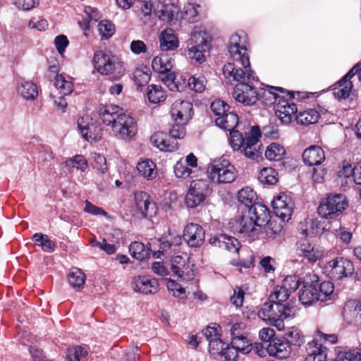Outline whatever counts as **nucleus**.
Returning a JSON list of instances; mask_svg holds the SVG:
<instances>
[{"instance_id":"1","label":"nucleus","mask_w":361,"mask_h":361,"mask_svg":"<svg viewBox=\"0 0 361 361\" xmlns=\"http://www.w3.org/2000/svg\"><path fill=\"white\" fill-rule=\"evenodd\" d=\"M238 121V116L234 111H227L222 116L216 117L215 121L216 126L230 131L228 140L234 151L240 150L246 157L255 160L262 154V144L259 141L260 129L259 126H252L249 132L243 134L234 130Z\"/></svg>"},{"instance_id":"2","label":"nucleus","mask_w":361,"mask_h":361,"mask_svg":"<svg viewBox=\"0 0 361 361\" xmlns=\"http://www.w3.org/2000/svg\"><path fill=\"white\" fill-rule=\"evenodd\" d=\"M269 210L264 204H254L243 212L242 215L231 219L229 228L234 233L249 238L251 240L257 237L261 228L269 221Z\"/></svg>"},{"instance_id":"3","label":"nucleus","mask_w":361,"mask_h":361,"mask_svg":"<svg viewBox=\"0 0 361 361\" xmlns=\"http://www.w3.org/2000/svg\"><path fill=\"white\" fill-rule=\"evenodd\" d=\"M103 123L111 126L115 135L123 140H130L137 132L134 118L117 105L109 104L99 109Z\"/></svg>"},{"instance_id":"4","label":"nucleus","mask_w":361,"mask_h":361,"mask_svg":"<svg viewBox=\"0 0 361 361\" xmlns=\"http://www.w3.org/2000/svg\"><path fill=\"white\" fill-rule=\"evenodd\" d=\"M163 257V262H159V276L170 275L179 281L193 279L195 274L188 263L189 257L186 253L178 254L175 251L171 255Z\"/></svg>"},{"instance_id":"5","label":"nucleus","mask_w":361,"mask_h":361,"mask_svg":"<svg viewBox=\"0 0 361 361\" xmlns=\"http://www.w3.org/2000/svg\"><path fill=\"white\" fill-rule=\"evenodd\" d=\"M256 78L254 73H249L240 75L239 77H235L233 79L232 78L224 79L227 83H236L232 92L233 98L245 106H251L255 104L261 97V93L257 92L254 86Z\"/></svg>"},{"instance_id":"6","label":"nucleus","mask_w":361,"mask_h":361,"mask_svg":"<svg viewBox=\"0 0 361 361\" xmlns=\"http://www.w3.org/2000/svg\"><path fill=\"white\" fill-rule=\"evenodd\" d=\"M92 63L94 69L102 75H110L118 80L125 73L123 62L116 55L103 51L94 53Z\"/></svg>"},{"instance_id":"7","label":"nucleus","mask_w":361,"mask_h":361,"mask_svg":"<svg viewBox=\"0 0 361 361\" xmlns=\"http://www.w3.org/2000/svg\"><path fill=\"white\" fill-rule=\"evenodd\" d=\"M293 315V308L283 303L270 300L265 302L258 312V316L260 319L274 326L279 331L283 330L285 327L284 319H290Z\"/></svg>"},{"instance_id":"8","label":"nucleus","mask_w":361,"mask_h":361,"mask_svg":"<svg viewBox=\"0 0 361 361\" xmlns=\"http://www.w3.org/2000/svg\"><path fill=\"white\" fill-rule=\"evenodd\" d=\"M231 61L226 63L223 68L224 78H235L240 75L253 73L250 68V63L247 49H228Z\"/></svg>"},{"instance_id":"9","label":"nucleus","mask_w":361,"mask_h":361,"mask_svg":"<svg viewBox=\"0 0 361 361\" xmlns=\"http://www.w3.org/2000/svg\"><path fill=\"white\" fill-rule=\"evenodd\" d=\"M276 91L285 93L286 90L282 87L267 85L266 89L264 90L262 96L266 97L267 99H269L270 102L274 99V102H276L279 99L274 107L276 115L283 123L288 124L291 121L293 116L297 112L296 106L295 104L279 97Z\"/></svg>"},{"instance_id":"10","label":"nucleus","mask_w":361,"mask_h":361,"mask_svg":"<svg viewBox=\"0 0 361 361\" xmlns=\"http://www.w3.org/2000/svg\"><path fill=\"white\" fill-rule=\"evenodd\" d=\"M348 206L346 197L342 194H330L317 208L319 215L324 219H333L339 215Z\"/></svg>"},{"instance_id":"11","label":"nucleus","mask_w":361,"mask_h":361,"mask_svg":"<svg viewBox=\"0 0 361 361\" xmlns=\"http://www.w3.org/2000/svg\"><path fill=\"white\" fill-rule=\"evenodd\" d=\"M210 182L207 179H197L191 182L185 197L188 207L195 208L204 202L206 197L212 192Z\"/></svg>"},{"instance_id":"12","label":"nucleus","mask_w":361,"mask_h":361,"mask_svg":"<svg viewBox=\"0 0 361 361\" xmlns=\"http://www.w3.org/2000/svg\"><path fill=\"white\" fill-rule=\"evenodd\" d=\"M209 179L217 183H231L237 178L235 167L223 160L212 164L208 169Z\"/></svg>"},{"instance_id":"13","label":"nucleus","mask_w":361,"mask_h":361,"mask_svg":"<svg viewBox=\"0 0 361 361\" xmlns=\"http://www.w3.org/2000/svg\"><path fill=\"white\" fill-rule=\"evenodd\" d=\"M91 166L95 170L94 183L100 191L104 190L109 182V175L106 157L100 154L94 152L91 154Z\"/></svg>"},{"instance_id":"14","label":"nucleus","mask_w":361,"mask_h":361,"mask_svg":"<svg viewBox=\"0 0 361 361\" xmlns=\"http://www.w3.org/2000/svg\"><path fill=\"white\" fill-rule=\"evenodd\" d=\"M300 284V279L297 275L287 276L281 285L276 286L270 294L269 300L271 302L283 303L286 301L290 294L295 292Z\"/></svg>"},{"instance_id":"15","label":"nucleus","mask_w":361,"mask_h":361,"mask_svg":"<svg viewBox=\"0 0 361 361\" xmlns=\"http://www.w3.org/2000/svg\"><path fill=\"white\" fill-rule=\"evenodd\" d=\"M326 269L330 277L335 280L350 276L355 270L353 262L344 257H336L329 261Z\"/></svg>"},{"instance_id":"16","label":"nucleus","mask_w":361,"mask_h":361,"mask_svg":"<svg viewBox=\"0 0 361 361\" xmlns=\"http://www.w3.org/2000/svg\"><path fill=\"white\" fill-rule=\"evenodd\" d=\"M271 205L276 216L283 221H288L290 219L294 209V202L290 195L286 193L279 194L273 200Z\"/></svg>"},{"instance_id":"17","label":"nucleus","mask_w":361,"mask_h":361,"mask_svg":"<svg viewBox=\"0 0 361 361\" xmlns=\"http://www.w3.org/2000/svg\"><path fill=\"white\" fill-rule=\"evenodd\" d=\"M182 238L176 230L169 228L168 232L164 233L159 238V259L161 256L171 255L175 251H177L181 243Z\"/></svg>"},{"instance_id":"18","label":"nucleus","mask_w":361,"mask_h":361,"mask_svg":"<svg viewBox=\"0 0 361 361\" xmlns=\"http://www.w3.org/2000/svg\"><path fill=\"white\" fill-rule=\"evenodd\" d=\"M204 238V230L197 224H188L183 229L182 238L190 247H199L202 245Z\"/></svg>"},{"instance_id":"19","label":"nucleus","mask_w":361,"mask_h":361,"mask_svg":"<svg viewBox=\"0 0 361 361\" xmlns=\"http://www.w3.org/2000/svg\"><path fill=\"white\" fill-rule=\"evenodd\" d=\"M219 328V326L214 324L213 326H208L202 331V336L208 341L209 353L212 355H220L227 344L221 339Z\"/></svg>"},{"instance_id":"20","label":"nucleus","mask_w":361,"mask_h":361,"mask_svg":"<svg viewBox=\"0 0 361 361\" xmlns=\"http://www.w3.org/2000/svg\"><path fill=\"white\" fill-rule=\"evenodd\" d=\"M296 253L309 262H315L322 257L319 247L310 243L307 238H299L296 243Z\"/></svg>"},{"instance_id":"21","label":"nucleus","mask_w":361,"mask_h":361,"mask_svg":"<svg viewBox=\"0 0 361 361\" xmlns=\"http://www.w3.org/2000/svg\"><path fill=\"white\" fill-rule=\"evenodd\" d=\"M356 75L355 68H352L340 80L332 86L333 94L338 99L349 97L353 87V78Z\"/></svg>"},{"instance_id":"22","label":"nucleus","mask_w":361,"mask_h":361,"mask_svg":"<svg viewBox=\"0 0 361 361\" xmlns=\"http://www.w3.org/2000/svg\"><path fill=\"white\" fill-rule=\"evenodd\" d=\"M192 114V104L190 102L179 100L172 104L171 116L175 123L187 124Z\"/></svg>"},{"instance_id":"23","label":"nucleus","mask_w":361,"mask_h":361,"mask_svg":"<svg viewBox=\"0 0 361 361\" xmlns=\"http://www.w3.org/2000/svg\"><path fill=\"white\" fill-rule=\"evenodd\" d=\"M185 125L174 123L169 132L171 140L162 139L159 143V151L173 152L177 149L178 143L176 140L182 139L185 135Z\"/></svg>"},{"instance_id":"24","label":"nucleus","mask_w":361,"mask_h":361,"mask_svg":"<svg viewBox=\"0 0 361 361\" xmlns=\"http://www.w3.org/2000/svg\"><path fill=\"white\" fill-rule=\"evenodd\" d=\"M78 128L83 138L90 142H97L101 137V129L90 122L88 117H80L77 121Z\"/></svg>"},{"instance_id":"25","label":"nucleus","mask_w":361,"mask_h":361,"mask_svg":"<svg viewBox=\"0 0 361 361\" xmlns=\"http://www.w3.org/2000/svg\"><path fill=\"white\" fill-rule=\"evenodd\" d=\"M155 241V239H150L147 245L137 241L131 243L129 246V252L131 256L139 261H143L149 257L151 252H152L153 257L158 258L157 252L152 250L153 244Z\"/></svg>"},{"instance_id":"26","label":"nucleus","mask_w":361,"mask_h":361,"mask_svg":"<svg viewBox=\"0 0 361 361\" xmlns=\"http://www.w3.org/2000/svg\"><path fill=\"white\" fill-rule=\"evenodd\" d=\"M267 350L269 355L283 359L288 357L291 347L285 338L275 337L267 345Z\"/></svg>"},{"instance_id":"27","label":"nucleus","mask_w":361,"mask_h":361,"mask_svg":"<svg viewBox=\"0 0 361 361\" xmlns=\"http://www.w3.org/2000/svg\"><path fill=\"white\" fill-rule=\"evenodd\" d=\"M318 281H304L302 289L299 293V300L304 305H311L319 300L318 293Z\"/></svg>"},{"instance_id":"28","label":"nucleus","mask_w":361,"mask_h":361,"mask_svg":"<svg viewBox=\"0 0 361 361\" xmlns=\"http://www.w3.org/2000/svg\"><path fill=\"white\" fill-rule=\"evenodd\" d=\"M178 0H162V7L159 10V20L175 23L178 18L180 9Z\"/></svg>"},{"instance_id":"29","label":"nucleus","mask_w":361,"mask_h":361,"mask_svg":"<svg viewBox=\"0 0 361 361\" xmlns=\"http://www.w3.org/2000/svg\"><path fill=\"white\" fill-rule=\"evenodd\" d=\"M209 242L212 245L231 252L235 253L239 250V241L234 237L226 234L214 236L210 238Z\"/></svg>"},{"instance_id":"30","label":"nucleus","mask_w":361,"mask_h":361,"mask_svg":"<svg viewBox=\"0 0 361 361\" xmlns=\"http://www.w3.org/2000/svg\"><path fill=\"white\" fill-rule=\"evenodd\" d=\"M211 37L203 27L195 26L191 32L190 44L191 46H197L203 50H209Z\"/></svg>"},{"instance_id":"31","label":"nucleus","mask_w":361,"mask_h":361,"mask_svg":"<svg viewBox=\"0 0 361 361\" xmlns=\"http://www.w3.org/2000/svg\"><path fill=\"white\" fill-rule=\"evenodd\" d=\"M302 159L310 166H319L325 160L324 152L321 147L312 145L303 152Z\"/></svg>"},{"instance_id":"32","label":"nucleus","mask_w":361,"mask_h":361,"mask_svg":"<svg viewBox=\"0 0 361 361\" xmlns=\"http://www.w3.org/2000/svg\"><path fill=\"white\" fill-rule=\"evenodd\" d=\"M157 281L154 279L151 280L148 276H137L133 279L131 287L135 292H141L145 294L156 293Z\"/></svg>"},{"instance_id":"33","label":"nucleus","mask_w":361,"mask_h":361,"mask_svg":"<svg viewBox=\"0 0 361 361\" xmlns=\"http://www.w3.org/2000/svg\"><path fill=\"white\" fill-rule=\"evenodd\" d=\"M178 44V37L172 29H165L159 35V48L162 51L174 50Z\"/></svg>"},{"instance_id":"34","label":"nucleus","mask_w":361,"mask_h":361,"mask_svg":"<svg viewBox=\"0 0 361 361\" xmlns=\"http://www.w3.org/2000/svg\"><path fill=\"white\" fill-rule=\"evenodd\" d=\"M324 230L334 234L336 238L339 239L343 243L348 245L352 239V233L345 227L341 226V224L335 221L328 228H324Z\"/></svg>"},{"instance_id":"35","label":"nucleus","mask_w":361,"mask_h":361,"mask_svg":"<svg viewBox=\"0 0 361 361\" xmlns=\"http://www.w3.org/2000/svg\"><path fill=\"white\" fill-rule=\"evenodd\" d=\"M346 317L353 319L357 324H361V302L355 300H350L345 304L343 308Z\"/></svg>"},{"instance_id":"36","label":"nucleus","mask_w":361,"mask_h":361,"mask_svg":"<svg viewBox=\"0 0 361 361\" xmlns=\"http://www.w3.org/2000/svg\"><path fill=\"white\" fill-rule=\"evenodd\" d=\"M134 198L137 210L143 216H147L150 207L154 205L149 201V195L145 192L137 191L135 192Z\"/></svg>"},{"instance_id":"37","label":"nucleus","mask_w":361,"mask_h":361,"mask_svg":"<svg viewBox=\"0 0 361 361\" xmlns=\"http://www.w3.org/2000/svg\"><path fill=\"white\" fill-rule=\"evenodd\" d=\"M238 200L240 203L247 207L246 209L252 207L254 204H262L261 203L256 202L257 194L250 187H245L238 192Z\"/></svg>"},{"instance_id":"38","label":"nucleus","mask_w":361,"mask_h":361,"mask_svg":"<svg viewBox=\"0 0 361 361\" xmlns=\"http://www.w3.org/2000/svg\"><path fill=\"white\" fill-rule=\"evenodd\" d=\"M69 284L76 290L83 288L86 276L81 269L73 267L70 269L67 276Z\"/></svg>"},{"instance_id":"39","label":"nucleus","mask_w":361,"mask_h":361,"mask_svg":"<svg viewBox=\"0 0 361 361\" xmlns=\"http://www.w3.org/2000/svg\"><path fill=\"white\" fill-rule=\"evenodd\" d=\"M18 92L27 100H33L38 94L37 85L29 81L22 80L18 86Z\"/></svg>"},{"instance_id":"40","label":"nucleus","mask_w":361,"mask_h":361,"mask_svg":"<svg viewBox=\"0 0 361 361\" xmlns=\"http://www.w3.org/2000/svg\"><path fill=\"white\" fill-rule=\"evenodd\" d=\"M54 86L59 90L60 94L63 95L69 94L73 89V85L71 78L63 74L56 76Z\"/></svg>"},{"instance_id":"41","label":"nucleus","mask_w":361,"mask_h":361,"mask_svg":"<svg viewBox=\"0 0 361 361\" xmlns=\"http://www.w3.org/2000/svg\"><path fill=\"white\" fill-rule=\"evenodd\" d=\"M285 154L286 150L284 147L276 142L269 145L265 151V157L270 161H280L283 159Z\"/></svg>"},{"instance_id":"42","label":"nucleus","mask_w":361,"mask_h":361,"mask_svg":"<svg viewBox=\"0 0 361 361\" xmlns=\"http://www.w3.org/2000/svg\"><path fill=\"white\" fill-rule=\"evenodd\" d=\"M318 286L319 298L321 302L331 300L334 298V286L331 282H318Z\"/></svg>"},{"instance_id":"43","label":"nucleus","mask_w":361,"mask_h":361,"mask_svg":"<svg viewBox=\"0 0 361 361\" xmlns=\"http://www.w3.org/2000/svg\"><path fill=\"white\" fill-rule=\"evenodd\" d=\"M137 169L139 173L147 179H152L157 174V171L154 173V169H156V164L149 159L139 161Z\"/></svg>"},{"instance_id":"44","label":"nucleus","mask_w":361,"mask_h":361,"mask_svg":"<svg viewBox=\"0 0 361 361\" xmlns=\"http://www.w3.org/2000/svg\"><path fill=\"white\" fill-rule=\"evenodd\" d=\"M277 171L271 167L263 168L258 174L259 180L263 184L274 185L278 181Z\"/></svg>"},{"instance_id":"45","label":"nucleus","mask_w":361,"mask_h":361,"mask_svg":"<svg viewBox=\"0 0 361 361\" xmlns=\"http://www.w3.org/2000/svg\"><path fill=\"white\" fill-rule=\"evenodd\" d=\"M319 114L313 109H309L304 111L300 112L296 116L298 123L302 125H309L314 123L318 121Z\"/></svg>"},{"instance_id":"46","label":"nucleus","mask_w":361,"mask_h":361,"mask_svg":"<svg viewBox=\"0 0 361 361\" xmlns=\"http://www.w3.org/2000/svg\"><path fill=\"white\" fill-rule=\"evenodd\" d=\"M285 335L286 336V338L285 339L286 341L289 342L290 346H291V345L300 346L305 341L304 337L301 334L300 331L295 326L288 328Z\"/></svg>"},{"instance_id":"47","label":"nucleus","mask_w":361,"mask_h":361,"mask_svg":"<svg viewBox=\"0 0 361 361\" xmlns=\"http://www.w3.org/2000/svg\"><path fill=\"white\" fill-rule=\"evenodd\" d=\"M32 240L39 246H41L44 252H51L54 250L55 244L47 235L35 233L32 236Z\"/></svg>"},{"instance_id":"48","label":"nucleus","mask_w":361,"mask_h":361,"mask_svg":"<svg viewBox=\"0 0 361 361\" xmlns=\"http://www.w3.org/2000/svg\"><path fill=\"white\" fill-rule=\"evenodd\" d=\"M175 74L171 72V70L169 71H161V70H159V80H161L162 84L170 91L174 92L178 90V87L175 82Z\"/></svg>"},{"instance_id":"49","label":"nucleus","mask_w":361,"mask_h":361,"mask_svg":"<svg viewBox=\"0 0 361 361\" xmlns=\"http://www.w3.org/2000/svg\"><path fill=\"white\" fill-rule=\"evenodd\" d=\"M200 7L196 3L193 1H188L185 4L183 11L181 13V18L187 20L190 23H193L197 20L198 14L197 8Z\"/></svg>"},{"instance_id":"50","label":"nucleus","mask_w":361,"mask_h":361,"mask_svg":"<svg viewBox=\"0 0 361 361\" xmlns=\"http://www.w3.org/2000/svg\"><path fill=\"white\" fill-rule=\"evenodd\" d=\"M206 78L201 74H196L188 79V86L191 90L201 93L206 88Z\"/></svg>"},{"instance_id":"51","label":"nucleus","mask_w":361,"mask_h":361,"mask_svg":"<svg viewBox=\"0 0 361 361\" xmlns=\"http://www.w3.org/2000/svg\"><path fill=\"white\" fill-rule=\"evenodd\" d=\"M336 361H361V349L353 348L338 353Z\"/></svg>"},{"instance_id":"52","label":"nucleus","mask_w":361,"mask_h":361,"mask_svg":"<svg viewBox=\"0 0 361 361\" xmlns=\"http://www.w3.org/2000/svg\"><path fill=\"white\" fill-rule=\"evenodd\" d=\"M97 30L102 39L110 38L115 32L114 25L108 20H101L97 25Z\"/></svg>"},{"instance_id":"53","label":"nucleus","mask_w":361,"mask_h":361,"mask_svg":"<svg viewBox=\"0 0 361 361\" xmlns=\"http://www.w3.org/2000/svg\"><path fill=\"white\" fill-rule=\"evenodd\" d=\"M247 49V42L245 35L233 34L228 40V49Z\"/></svg>"},{"instance_id":"54","label":"nucleus","mask_w":361,"mask_h":361,"mask_svg":"<svg viewBox=\"0 0 361 361\" xmlns=\"http://www.w3.org/2000/svg\"><path fill=\"white\" fill-rule=\"evenodd\" d=\"M161 283L167 286L169 292H171L174 297L183 298L185 297V288L180 284L176 283L174 279H162Z\"/></svg>"},{"instance_id":"55","label":"nucleus","mask_w":361,"mask_h":361,"mask_svg":"<svg viewBox=\"0 0 361 361\" xmlns=\"http://www.w3.org/2000/svg\"><path fill=\"white\" fill-rule=\"evenodd\" d=\"M231 341H235L236 338H241L248 336L247 326L245 322H236L230 328Z\"/></svg>"},{"instance_id":"56","label":"nucleus","mask_w":361,"mask_h":361,"mask_svg":"<svg viewBox=\"0 0 361 361\" xmlns=\"http://www.w3.org/2000/svg\"><path fill=\"white\" fill-rule=\"evenodd\" d=\"M231 345L243 355L248 354L252 350V344L247 336L236 338L235 341H231Z\"/></svg>"},{"instance_id":"57","label":"nucleus","mask_w":361,"mask_h":361,"mask_svg":"<svg viewBox=\"0 0 361 361\" xmlns=\"http://www.w3.org/2000/svg\"><path fill=\"white\" fill-rule=\"evenodd\" d=\"M194 171L188 166L185 163L180 160L174 166V173L177 178H186L194 176Z\"/></svg>"},{"instance_id":"58","label":"nucleus","mask_w":361,"mask_h":361,"mask_svg":"<svg viewBox=\"0 0 361 361\" xmlns=\"http://www.w3.org/2000/svg\"><path fill=\"white\" fill-rule=\"evenodd\" d=\"M87 355V350L82 346H74L67 351V358L69 361H80Z\"/></svg>"},{"instance_id":"59","label":"nucleus","mask_w":361,"mask_h":361,"mask_svg":"<svg viewBox=\"0 0 361 361\" xmlns=\"http://www.w3.org/2000/svg\"><path fill=\"white\" fill-rule=\"evenodd\" d=\"M66 164L67 166L76 168L82 172H84L88 166L87 161L82 155H75L70 158Z\"/></svg>"},{"instance_id":"60","label":"nucleus","mask_w":361,"mask_h":361,"mask_svg":"<svg viewBox=\"0 0 361 361\" xmlns=\"http://www.w3.org/2000/svg\"><path fill=\"white\" fill-rule=\"evenodd\" d=\"M208 51L209 50H203V49L197 46H191L188 50L187 55L190 59L202 63L206 60L204 53Z\"/></svg>"},{"instance_id":"61","label":"nucleus","mask_w":361,"mask_h":361,"mask_svg":"<svg viewBox=\"0 0 361 361\" xmlns=\"http://www.w3.org/2000/svg\"><path fill=\"white\" fill-rule=\"evenodd\" d=\"M229 106L224 101L217 99L211 104V110L217 117L222 116L229 110Z\"/></svg>"},{"instance_id":"62","label":"nucleus","mask_w":361,"mask_h":361,"mask_svg":"<svg viewBox=\"0 0 361 361\" xmlns=\"http://www.w3.org/2000/svg\"><path fill=\"white\" fill-rule=\"evenodd\" d=\"M307 355L314 356L320 353L327 352V348L316 341L313 340L307 343L305 347Z\"/></svg>"},{"instance_id":"63","label":"nucleus","mask_w":361,"mask_h":361,"mask_svg":"<svg viewBox=\"0 0 361 361\" xmlns=\"http://www.w3.org/2000/svg\"><path fill=\"white\" fill-rule=\"evenodd\" d=\"M222 353H221L220 355L224 357L226 360L235 361L238 357V354L240 353L235 348H234L232 345L230 347L228 344H226Z\"/></svg>"},{"instance_id":"64","label":"nucleus","mask_w":361,"mask_h":361,"mask_svg":"<svg viewBox=\"0 0 361 361\" xmlns=\"http://www.w3.org/2000/svg\"><path fill=\"white\" fill-rule=\"evenodd\" d=\"M92 245V246L99 247L108 255H111L116 252L115 246L113 244L108 243L105 239L102 242L93 240Z\"/></svg>"}]
</instances>
